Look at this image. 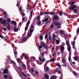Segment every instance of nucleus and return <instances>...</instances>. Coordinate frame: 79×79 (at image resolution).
Listing matches in <instances>:
<instances>
[{"label": "nucleus", "instance_id": "680f3d73", "mask_svg": "<svg viewBox=\"0 0 79 79\" xmlns=\"http://www.w3.org/2000/svg\"><path fill=\"white\" fill-rule=\"evenodd\" d=\"M53 37H56V36L55 34H53Z\"/></svg>", "mask_w": 79, "mask_h": 79}, {"label": "nucleus", "instance_id": "bf43d9fd", "mask_svg": "<svg viewBox=\"0 0 79 79\" xmlns=\"http://www.w3.org/2000/svg\"><path fill=\"white\" fill-rule=\"evenodd\" d=\"M79 32V29L78 28L77 29V33H78Z\"/></svg>", "mask_w": 79, "mask_h": 79}, {"label": "nucleus", "instance_id": "13d9d810", "mask_svg": "<svg viewBox=\"0 0 79 79\" xmlns=\"http://www.w3.org/2000/svg\"><path fill=\"white\" fill-rule=\"evenodd\" d=\"M31 35L32 34L31 33V34L29 33L28 35V37H30L31 36Z\"/></svg>", "mask_w": 79, "mask_h": 79}, {"label": "nucleus", "instance_id": "8fccbe9b", "mask_svg": "<svg viewBox=\"0 0 79 79\" xmlns=\"http://www.w3.org/2000/svg\"><path fill=\"white\" fill-rule=\"evenodd\" d=\"M3 14L4 15H7V13H6V12H3Z\"/></svg>", "mask_w": 79, "mask_h": 79}, {"label": "nucleus", "instance_id": "7c9ffc66", "mask_svg": "<svg viewBox=\"0 0 79 79\" xmlns=\"http://www.w3.org/2000/svg\"><path fill=\"white\" fill-rule=\"evenodd\" d=\"M44 47V48L46 50H48V48L47 47V45H45Z\"/></svg>", "mask_w": 79, "mask_h": 79}, {"label": "nucleus", "instance_id": "69168bd1", "mask_svg": "<svg viewBox=\"0 0 79 79\" xmlns=\"http://www.w3.org/2000/svg\"><path fill=\"white\" fill-rule=\"evenodd\" d=\"M20 59V58H19L18 59H17V62H20V61H19V60Z\"/></svg>", "mask_w": 79, "mask_h": 79}, {"label": "nucleus", "instance_id": "4468645a", "mask_svg": "<svg viewBox=\"0 0 79 79\" xmlns=\"http://www.w3.org/2000/svg\"><path fill=\"white\" fill-rule=\"evenodd\" d=\"M75 45V41H73L72 45L73 46V48L74 49H75L76 48Z\"/></svg>", "mask_w": 79, "mask_h": 79}, {"label": "nucleus", "instance_id": "7ed1b4c3", "mask_svg": "<svg viewBox=\"0 0 79 79\" xmlns=\"http://www.w3.org/2000/svg\"><path fill=\"white\" fill-rule=\"evenodd\" d=\"M30 23V20H28V21L27 22V24H26V26L25 27V32L28 29V26L29 25Z\"/></svg>", "mask_w": 79, "mask_h": 79}, {"label": "nucleus", "instance_id": "5fc2aeb1", "mask_svg": "<svg viewBox=\"0 0 79 79\" xmlns=\"http://www.w3.org/2000/svg\"><path fill=\"white\" fill-rule=\"evenodd\" d=\"M62 14H63V13H62V11H60V16H62Z\"/></svg>", "mask_w": 79, "mask_h": 79}, {"label": "nucleus", "instance_id": "72a5a7b5", "mask_svg": "<svg viewBox=\"0 0 79 79\" xmlns=\"http://www.w3.org/2000/svg\"><path fill=\"white\" fill-rule=\"evenodd\" d=\"M40 39L41 40H42L43 39V37L42 35H41L40 36Z\"/></svg>", "mask_w": 79, "mask_h": 79}, {"label": "nucleus", "instance_id": "6e6d98bb", "mask_svg": "<svg viewBox=\"0 0 79 79\" xmlns=\"http://www.w3.org/2000/svg\"><path fill=\"white\" fill-rule=\"evenodd\" d=\"M55 13V12H53V11H52V12H51L49 14H51V15H53Z\"/></svg>", "mask_w": 79, "mask_h": 79}, {"label": "nucleus", "instance_id": "473e14b6", "mask_svg": "<svg viewBox=\"0 0 79 79\" xmlns=\"http://www.w3.org/2000/svg\"><path fill=\"white\" fill-rule=\"evenodd\" d=\"M49 62V60H48V61H46V63L44 64V65H45V66H47V64L48 63V62Z\"/></svg>", "mask_w": 79, "mask_h": 79}, {"label": "nucleus", "instance_id": "0eeeda50", "mask_svg": "<svg viewBox=\"0 0 79 79\" xmlns=\"http://www.w3.org/2000/svg\"><path fill=\"white\" fill-rule=\"evenodd\" d=\"M7 63H10V61H11V59L10 58V56H7Z\"/></svg>", "mask_w": 79, "mask_h": 79}, {"label": "nucleus", "instance_id": "774afa93", "mask_svg": "<svg viewBox=\"0 0 79 79\" xmlns=\"http://www.w3.org/2000/svg\"><path fill=\"white\" fill-rule=\"evenodd\" d=\"M44 14L45 15L49 14V12H46V13H44Z\"/></svg>", "mask_w": 79, "mask_h": 79}, {"label": "nucleus", "instance_id": "79ce46f5", "mask_svg": "<svg viewBox=\"0 0 79 79\" xmlns=\"http://www.w3.org/2000/svg\"><path fill=\"white\" fill-rule=\"evenodd\" d=\"M46 60V59H45V58H43L42 59V61L43 62H44Z\"/></svg>", "mask_w": 79, "mask_h": 79}, {"label": "nucleus", "instance_id": "de8ad7c7", "mask_svg": "<svg viewBox=\"0 0 79 79\" xmlns=\"http://www.w3.org/2000/svg\"><path fill=\"white\" fill-rule=\"evenodd\" d=\"M3 29L4 31H6V29H7L6 28H5V27H3Z\"/></svg>", "mask_w": 79, "mask_h": 79}, {"label": "nucleus", "instance_id": "f704fd0d", "mask_svg": "<svg viewBox=\"0 0 79 79\" xmlns=\"http://www.w3.org/2000/svg\"><path fill=\"white\" fill-rule=\"evenodd\" d=\"M73 73L74 76H77V73L75 71H74L73 72Z\"/></svg>", "mask_w": 79, "mask_h": 79}, {"label": "nucleus", "instance_id": "c03bdc74", "mask_svg": "<svg viewBox=\"0 0 79 79\" xmlns=\"http://www.w3.org/2000/svg\"><path fill=\"white\" fill-rule=\"evenodd\" d=\"M74 60H78V58L77 56H75L74 58Z\"/></svg>", "mask_w": 79, "mask_h": 79}, {"label": "nucleus", "instance_id": "e433bc0d", "mask_svg": "<svg viewBox=\"0 0 79 79\" xmlns=\"http://www.w3.org/2000/svg\"><path fill=\"white\" fill-rule=\"evenodd\" d=\"M52 40H53V41L55 42L56 40V39L55 37H52Z\"/></svg>", "mask_w": 79, "mask_h": 79}, {"label": "nucleus", "instance_id": "393cba45", "mask_svg": "<svg viewBox=\"0 0 79 79\" xmlns=\"http://www.w3.org/2000/svg\"><path fill=\"white\" fill-rule=\"evenodd\" d=\"M60 43V41L58 40H56V45H58Z\"/></svg>", "mask_w": 79, "mask_h": 79}, {"label": "nucleus", "instance_id": "f03ea898", "mask_svg": "<svg viewBox=\"0 0 79 79\" xmlns=\"http://www.w3.org/2000/svg\"><path fill=\"white\" fill-rule=\"evenodd\" d=\"M13 23H14V25L15 27H14V29H13V31L15 32H17L19 31L18 29H17L16 28L17 27V23L16 22L14 21H12L11 22V23L12 24Z\"/></svg>", "mask_w": 79, "mask_h": 79}, {"label": "nucleus", "instance_id": "412c9836", "mask_svg": "<svg viewBox=\"0 0 79 79\" xmlns=\"http://www.w3.org/2000/svg\"><path fill=\"white\" fill-rule=\"evenodd\" d=\"M48 18H46L45 19H43V22H47V21L48 20Z\"/></svg>", "mask_w": 79, "mask_h": 79}, {"label": "nucleus", "instance_id": "dca6fc26", "mask_svg": "<svg viewBox=\"0 0 79 79\" xmlns=\"http://www.w3.org/2000/svg\"><path fill=\"white\" fill-rule=\"evenodd\" d=\"M40 45H41L42 46H43V47L45 46V43L43 41H41L40 42Z\"/></svg>", "mask_w": 79, "mask_h": 79}, {"label": "nucleus", "instance_id": "5701e85b", "mask_svg": "<svg viewBox=\"0 0 79 79\" xmlns=\"http://www.w3.org/2000/svg\"><path fill=\"white\" fill-rule=\"evenodd\" d=\"M33 10H32L31 11L30 13V16H31V17H32V14L33 13Z\"/></svg>", "mask_w": 79, "mask_h": 79}, {"label": "nucleus", "instance_id": "4d7b16f0", "mask_svg": "<svg viewBox=\"0 0 79 79\" xmlns=\"http://www.w3.org/2000/svg\"><path fill=\"white\" fill-rule=\"evenodd\" d=\"M0 37L2 39L3 38V37L2 36V34H0Z\"/></svg>", "mask_w": 79, "mask_h": 79}, {"label": "nucleus", "instance_id": "f257e3e1", "mask_svg": "<svg viewBox=\"0 0 79 79\" xmlns=\"http://www.w3.org/2000/svg\"><path fill=\"white\" fill-rule=\"evenodd\" d=\"M77 6L75 5H73V6H69L68 7V9L70 10H73V11L74 13H77L78 10H77ZM75 8V9H74Z\"/></svg>", "mask_w": 79, "mask_h": 79}, {"label": "nucleus", "instance_id": "20e7f679", "mask_svg": "<svg viewBox=\"0 0 79 79\" xmlns=\"http://www.w3.org/2000/svg\"><path fill=\"white\" fill-rule=\"evenodd\" d=\"M61 50L60 51L62 55V56H63V53H64L65 54V52H64V48L63 46H62L61 48Z\"/></svg>", "mask_w": 79, "mask_h": 79}, {"label": "nucleus", "instance_id": "37998d69", "mask_svg": "<svg viewBox=\"0 0 79 79\" xmlns=\"http://www.w3.org/2000/svg\"><path fill=\"white\" fill-rule=\"evenodd\" d=\"M22 66H23V68H25L26 67V65L25 64H23L22 65Z\"/></svg>", "mask_w": 79, "mask_h": 79}, {"label": "nucleus", "instance_id": "c756f323", "mask_svg": "<svg viewBox=\"0 0 79 79\" xmlns=\"http://www.w3.org/2000/svg\"><path fill=\"white\" fill-rule=\"evenodd\" d=\"M38 73V72L37 71L35 72V73L37 76H39V73Z\"/></svg>", "mask_w": 79, "mask_h": 79}, {"label": "nucleus", "instance_id": "1a4fd4ad", "mask_svg": "<svg viewBox=\"0 0 79 79\" xmlns=\"http://www.w3.org/2000/svg\"><path fill=\"white\" fill-rule=\"evenodd\" d=\"M64 31L63 30H61L60 31V32L61 33V34H62L64 35H65V40H67L66 38V35H65V33H64Z\"/></svg>", "mask_w": 79, "mask_h": 79}, {"label": "nucleus", "instance_id": "a19ab883", "mask_svg": "<svg viewBox=\"0 0 79 79\" xmlns=\"http://www.w3.org/2000/svg\"><path fill=\"white\" fill-rule=\"evenodd\" d=\"M48 37V35L47 34H46L45 36V39H47Z\"/></svg>", "mask_w": 79, "mask_h": 79}, {"label": "nucleus", "instance_id": "2eb2a0df", "mask_svg": "<svg viewBox=\"0 0 79 79\" xmlns=\"http://www.w3.org/2000/svg\"><path fill=\"white\" fill-rule=\"evenodd\" d=\"M56 77L55 76L53 75L51 76L50 79H56Z\"/></svg>", "mask_w": 79, "mask_h": 79}, {"label": "nucleus", "instance_id": "2f4dec72", "mask_svg": "<svg viewBox=\"0 0 79 79\" xmlns=\"http://www.w3.org/2000/svg\"><path fill=\"white\" fill-rule=\"evenodd\" d=\"M4 78L6 79L8 78V75L7 74H5L4 75Z\"/></svg>", "mask_w": 79, "mask_h": 79}, {"label": "nucleus", "instance_id": "a878e982", "mask_svg": "<svg viewBox=\"0 0 79 79\" xmlns=\"http://www.w3.org/2000/svg\"><path fill=\"white\" fill-rule=\"evenodd\" d=\"M27 40V38L25 37L22 40V41L23 42H25Z\"/></svg>", "mask_w": 79, "mask_h": 79}, {"label": "nucleus", "instance_id": "39448f33", "mask_svg": "<svg viewBox=\"0 0 79 79\" xmlns=\"http://www.w3.org/2000/svg\"><path fill=\"white\" fill-rule=\"evenodd\" d=\"M44 68L45 72L46 73H48L49 70V67H48L47 66H45V65H44Z\"/></svg>", "mask_w": 79, "mask_h": 79}, {"label": "nucleus", "instance_id": "9d476101", "mask_svg": "<svg viewBox=\"0 0 79 79\" xmlns=\"http://www.w3.org/2000/svg\"><path fill=\"white\" fill-rule=\"evenodd\" d=\"M74 2H71L70 1H69L68 3V5H72V6H73V5H74Z\"/></svg>", "mask_w": 79, "mask_h": 79}, {"label": "nucleus", "instance_id": "423d86ee", "mask_svg": "<svg viewBox=\"0 0 79 79\" xmlns=\"http://www.w3.org/2000/svg\"><path fill=\"white\" fill-rule=\"evenodd\" d=\"M53 19L56 20H58L60 19L58 15H54L53 17Z\"/></svg>", "mask_w": 79, "mask_h": 79}, {"label": "nucleus", "instance_id": "4be33fe9", "mask_svg": "<svg viewBox=\"0 0 79 79\" xmlns=\"http://www.w3.org/2000/svg\"><path fill=\"white\" fill-rule=\"evenodd\" d=\"M37 21H40V16H37Z\"/></svg>", "mask_w": 79, "mask_h": 79}, {"label": "nucleus", "instance_id": "c9c22d12", "mask_svg": "<svg viewBox=\"0 0 79 79\" xmlns=\"http://www.w3.org/2000/svg\"><path fill=\"white\" fill-rule=\"evenodd\" d=\"M51 26V30H52V28L53 27H54V25L53 24H51L50 25Z\"/></svg>", "mask_w": 79, "mask_h": 79}, {"label": "nucleus", "instance_id": "a211bd4d", "mask_svg": "<svg viewBox=\"0 0 79 79\" xmlns=\"http://www.w3.org/2000/svg\"><path fill=\"white\" fill-rule=\"evenodd\" d=\"M10 21H11V20L10 19L8 18L7 20V24H8L10 23Z\"/></svg>", "mask_w": 79, "mask_h": 79}, {"label": "nucleus", "instance_id": "cd10ccee", "mask_svg": "<svg viewBox=\"0 0 79 79\" xmlns=\"http://www.w3.org/2000/svg\"><path fill=\"white\" fill-rule=\"evenodd\" d=\"M30 29H34V27L33 25H31L30 26Z\"/></svg>", "mask_w": 79, "mask_h": 79}, {"label": "nucleus", "instance_id": "9b49d317", "mask_svg": "<svg viewBox=\"0 0 79 79\" xmlns=\"http://www.w3.org/2000/svg\"><path fill=\"white\" fill-rule=\"evenodd\" d=\"M44 78L46 79H49V75L47 73H45V74L44 75Z\"/></svg>", "mask_w": 79, "mask_h": 79}, {"label": "nucleus", "instance_id": "09e8293b", "mask_svg": "<svg viewBox=\"0 0 79 79\" xmlns=\"http://www.w3.org/2000/svg\"><path fill=\"white\" fill-rule=\"evenodd\" d=\"M18 0H17V2H17V7L19 6V5H20V3L19 2H18Z\"/></svg>", "mask_w": 79, "mask_h": 79}, {"label": "nucleus", "instance_id": "f3484780", "mask_svg": "<svg viewBox=\"0 0 79 79\" xmlns=\"http://www.w3.org/2000/svg\"><path fill=\"white\" fill-rule=\"evenodd\" d=\"M54 24L56 26H58L60 25L61 23H57L56 22L54 23Z\"/></svg>", "mask_w": 79, "mask_h": 79}, {"label": "nucleus", "instance_id": "b1692460", "mask_svg": "<svg viewBox=\"0 0 79 79\" xmlns=\"http://www.w3.org/2000/svg\"><path fill=\"white\" fill-rule=\"evenodd\" d=\"M56 64V65H57V66H59V67H60V68L59 69H61V65H60V64L59 63H58V64Z\"/></svg>", "mask_w": 79, "mask_h": 79}, {"label": "nucleus", "instance_id": "6e6552de", "mask_svg": "<svg viewBox=\"0 0 79 79\" xmlns=\"http://www.w3.org/2000/svg\"><path fill=\"white\" fill-rule=\"evenodd\" d=\"M4 24V26H5L6 24V20H4L3 21H2L1 22V24Z\"/></svg>", "mask_w": 79, "mask_h": 79}, {"label": "nucleus", "instance_id": "ddd939ff", "mask_svg": "<svg viewBox=\"0 0 79 79\" xmlns=\"http://www.w3.org/2000/svg\"><path fill=\"white\" fill-rule=\"evenodd\" d=\"M8 72V69H5L3 71V73L4 74H7Z\"/></svg>", "mask_w": 79, "mask_h": 79}, {"label": "nucleus", "instance_id": "0e129e2a", "mask_svg": "<svg viewBox=\"0 0 79 79\" xmlns=\"http://www.w3.org/2000/svg\"><path fill=\"white\" fill-rule=\"evenodd\" d=\"M10 61L12 63L14 64V61H13L12 60H11Z\"/></svg>", "mask_w": 79, "mask_h": 79}, {"label": "nucleus", "instance_id": "bb28decb", "mask_svg": "<svg viewBox=\"0 0 79 79\" xmlns=\"http://www.w3.org/2000/svg\"><path fill=\"white\" fill-rule=\"evenodd\" d=\"M34 31V29H30V33H31V34H32V33Z\"/></svg>", "mask_w": 79, "mask_h": 79}, {"label": "nucleus", "instance_id": "c85d7f7f", "mask_svg": "<svg viewBox=\"0 0 79 79\" xmlns=\"http://www.w3.org/2000/svg\"><path fill=\"white\" fill-rule=\"evenodd\" d=\"M14 54H15V57H16V56L17 55V52H15V50H14Z\"/></svg>", "mask_w": 79, "mask_h": 79}, {"label": "nucleus", "instance_id": "6ab92c4d", "mask_svg": "<svg viewBox=\"0 0 79 79\" xmlns=\"http://www.w3.org/2000/svg\"><path fill=\"white\" fill-rule=\"evenodd\" d=\"M66 44L67 46H70V45L69 44V41H67L66 40Z\"/></svg>", "mask_w": 79, "mask_h": 79}, {"label": "nucleus", "instance_id": "58836bf2", "mask_svg": "<svg viewBox=\"0 0 79 79\" xmlns=\"http://www.w3.org/2000/svg\"><path fill=\"white\" fill-rule=\"evenodd\" d=\"M31 71L32 73L34 72V69L33 68H31Z\"/></svg>", "mask_w": 79, "mask_h": 79}, {"label": "nucleus", "instance_id": "052dcab7", "mask_svg": "<svg viewBox=\"0 0 79 79\" xmlns=\"http://www.w3.org/2000/svg\"><path fill=\"white\" fill-rule=\"evenodd\" d=\"M39 47L40 49L42 48V46H41V45L39 46Z\"/></svg>", "mask_w": 79, "mask_h": 79}, {"label": "nucleus", "instance_id": "4c0bfd02", "mask_svg": "<svg viewBox=\"0 0 79 79\" xmlns=\"http://www.w3.org/2000/svg\"><path fill=\"white\" fill-rule=\"evenodd\" d=\"M55 60V58H52L51 59V61L52 62L54 61Z\"/></svg>", "mask_w": 79, "mask_h": 79}, {"label": "nucleus", "instance_id": "603ef678", "mask_svg": "<svg viewBox=\"0 0 79 79\" xmlns=\"http://www.w3.org/2000/svg\"><path fill=\"white\" fill-rule=\"evenodd\" d=\"M41 24V21H39L37 23V25H39L40 24Z\"/></svg>", "mask_w": 79, "mask_h": 79}, {"label": "nucleus", "instance_id": "338daca9", "mask_svg": "<svg viewBox=\"0 0 79 79\" xmlns=\"http://www.w3.org/2000/svg\"><path fill=\"white\" fill-rule=\"evenodd\" d=\"M25 20V18L24 17L23 18V19H22V21H24Z\"/></svg>", "mask_w": 79, "mask_h": 79}, {"label": "nucleus", "instance_id": "3c124183", "mask_svg": "<svg viewBox=\"0 0 79 79\" xmlns=\"http://www.w3.org/2000/svg\"><path fill=\"white\" fill-rule=\"evenodd\" d=\"M4 17L5 18H6V19L8 18V15H4Z\"/></svg>", "mask_w": 79, "mask_h": 79}, {"label": "nucleus", "instance_id": "a18cd8bd", "mask_svg": "<svg viewBox=\"0 0 79 79\" xmlns=\"http://www.w3.org/2000/svg\"><path fill=\"white\" fill-rule=\"evenodd\" d=\"M44 13L43 12H41L40 15H41V16H42L43 15H44Z\"/></svg>", "mask_w": 79, "mask_h": 79}, {"label": "nucleus", "instance_id": "e2e57ef3", "mask_svg": "<svg viewBox=\"0 0 79 79\" xmlns=\"http://www.w3.org/2000/svg\"><path fill=\"white\" fill-rule=\"evenodd\" d=\"M22 56H24V57H25V56H26V55H25V54H24V53H23V54Z\"/></svg>", "mask_w": 79, "mask_h": 79}, {"label": "nucleus", "instance_id": "ea45409f", "mask_svg": "<svg viewBox=\"0 0 79 79\" xmlns=\"http://www.w3.org/2000/svg\"><path fill=\"white\" fill-rule=\"evenodd\" d=\"M22 74L23 75V77H27V76L26 74H24V73H22Z\"/></svg>", "mask_w": 79, "mask_h": 79}, {"label": "nucleus", "instance_id": "aec40b11", "mask_svg": "<svg viewBox=\"0 0 79 79\" xmlns=\"http://www.w3.org/2000/svg\"><path fill=\"white\" fill-rule=\"evenodd\" d=\"M71 49V46H68L67 49L68 51L69 52Z\"/></svg>", "mask_w": 79, "mask_h": 79}, {"label": "nucleus", "instance_id": "49530a36", "mask_svg": "<svg viewBox=\"0 0 79 79\" xmlns=\"http://www.w3.org/2000/svg\"><path fill=\"white\" fill-rule=\"evenodd\" d=\"M19 9L20 10H21L22 9V7L21 6L19 7Z\"/></svg>", "mask_w": 79, "mask_h": 79}, {"label": "nucleus", "instance_id": "864d4df0", "mask_svg": "<svg viewBox=\"0 0 79 79\" xmlns=\"http://www.w3.org/2000/svg\"><path fill=\"white\" fill-rule=\"evenodd\" d=\"M39 60L40 61H42V59H41V57H39Z\"/></svg>", "mask_w": 79, "mask_h": 79}, {"label": "nucleus", "instance_id": "f8f14e48", "mask_svg": "<svg viewBox=\"0 0 79 79\" xmlns=\"http://www.w3.org/2000/svg\"><path fill=\"white\" fill-rule=\"evenodd\" d=\"M6 27L8 30H10L11 29V27L10 24H8L7 25H6Z\"/></svg>", "mask_w": 79, "mask_h": 79}]
</instances>
